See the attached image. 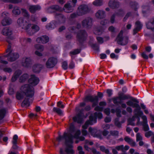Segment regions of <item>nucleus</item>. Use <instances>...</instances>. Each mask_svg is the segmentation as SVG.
<instances>
[{"label":"nucleus","instance_id":"nucleus-1","mask_svg":"<svg viewBox=\"0 0 154 154\" xmlns=\"http://www.w3.org/2000/svg\"><path fill=\"white\" fill-rule=\"evenodd\" d=\"M81 134L80 131L76 129L73 123L71 124L69 127V132H65L63 136H60L57 138V140L60 141L63 139H65L66 141V148L65 151L62 149L60 150V154H73L74 152L72 149V144L74 138L79 139L80 141L83 140L85 138L83 137H79Z\"/></svg>","mask_w":154,"mask_h":154},{"label":"nucleus","instance_id":"nucleus-2","mask_svg":"<svg viewBox=\"0 0 154 154\" xmlns=\"http://www.w3.org/2000/svg\"><path fill=\"white\" fill-rule=\"evenodd\" d=\"M134 102H138L137 100L134 99H133L132 100H130L126 102L128 106L135 108L134 111L136 116H133L131 119H129L128 120V125L132 126L135 125L134 121L135 118L138 119L137 125H139L140 124V119L138 116H140L143 114V112L140 110L141 108L140 105L138 103H134Z\"/></svg>","mask_w":154,"mask_h":154},{"label":"nucleus","instance_id":"nucleus-3","mask_svg":"<svg viewBox=\"0 0 154 154\" xmlns=\"http://www.w3.org/2000/svg\"><path fill=\"white\" fill-rule=\"evenodd\" d=\"M25 19H24L23 21L21 18H19L17 22V25L25 30L30 35H32L39 30V27L38 25L28 23Z\"/></svg>","mask_w":154,"mask_h":154},{"label":"nucleus","instance_id":"nucleus-4","mask_svg":"<svg viewBox=\"0 0 154 154\" xmlns=\"http://www.w3.org/2000/svg\"><path fill=\"white\" fill-rule=\"evenodd\" d=\"M34 94V89L32 86L29 84H26L22 85L19 91L16 94V98L20 100L22 99L24 95L27 98L32 97Z\"/></svg>","mask_w":154,"mask_h":154},{"label":"nucleus","instance_id":"nucleus-5","mask_svg":"<svg viewBox=\"0 0 154 154\" xmlns=\"http://www.w3.org/2000/svg\"><path fill=\"white\" fill-rule=\"evenodd\" d=\"M77 1V0H72V2L69 1L67 3L65 4L63 9L60 8L58 5H53L48 8L46 11L48 12L49 13L52 12V10H54L59 11H61L64 10L66 12H71L73 11V7L75 6Z\"/></svg>","mask_w":154,"mask_h":154},{"label":"nucleus","instance_id":"nucleus-6","mask_svg":"<svg viewBox=\"0 0 154 154\" xmlns=\"http://www.w3.org/2000/svg\"><path fill=\"white\" fill-rule=\"evenodd\" d=\"M11 45H9L6 51V52L7 53H8V54L7 55H4L2 57H0V62L1 63L5 64H6L8 63L7 61L2 60L4 57H8V60L11 61H14L19 57V55L17 53H12L11 51Z\"/></svg>","mask_w":154,"mask_h":154},{"label":"nucleus","instance_id":"nucleus-7","mask_svg":"<svg viewBox=\"0 0 154 154\" xmlns=\"http://www.w3.org/2000/svg\"><path fill=\"white\" fill-rule=\"evenodd\" d=\"M97 117L101 119L103 117L102 114L100 112H97L93 115H92L89 117V119L85 122V124L82 126L84 129H86L89 125H92L97 122Z\"/></svg>","mask_w":154,"mask_h":154},{"label":"nucleus","instance_id":"nucleus-8","mask_svg":"<svg viewBox=\"0 0 154 154\" xmlns=\"http://www.w3.org/2000/svg\"><path fill=\"white\" fill-rule=\"evenodd\" d=\"M21 10L22 13L25 17H20V18H21L22 19H23V21L24 19H26V20L28 23H29V22L30 21H31L33 22L37 21V18L35 15H32L29 18V14L27 11L26 9L24 8H22L21 9Z\"/></svg>","mask_w":154,"mask_h":154},{"label":"nucleus","instance_id":"nucleus-9","mask_svg":"<svg viewBox=\"0 0 154 154\" xmlns=\"http://www.w3.org/2000/svg\"><path fill=\"white\" fill-rule=\"evenodd\" d=\"M123 30H121L117 36L116 40L118 43L122 45H127L128 42V38L127 36H123Z\"/></svg>","mask_w":154,"mask_h":154},{"label":"nucleus","instance_id":"nucleus-10","mask_svg":"<svg viewBox=\"0 0 154 154\" xmlns=\"http://www.w3.org/2000/svg\"><path fill=\"white\" fill-rule=\"evenodd\" d=\"M1 33L5 36H8V38L7 40V41L8 43L9 42L8 39L12 40L14 38V36H11L13 33L12 30L9 27H5L1 31Z\"/></svg>","mask_w":154,"mask_h":154},{"label":"nucleus","instance_id":"nucleus-11","mask_svg":"<svg viewBox=\"0 0 154 154\" xmlns=\"http://www.w3.org/2000/svg\"><path fill=\"white\" fill-rule=\"evenodd\" d=\"M88 11V9L87 5H83L79 6L77 10V13L79 16L87 13Z\"/></svg>","mask_w":154,"mask_h":154},{"label":"nucleus","instance_id":"nucleus-12","mask_svg":"<svg viewBox=\"0 0 154 154\" xmlns=\"http://www.w3.org/2000/svg\"><path fill=\"white\" fill-rule=\"evenodd\" d=\"M57 62V59L54 57H50L46 63V66L48 68H51L54 67Z\"/></svg>","mask_w":154,"mask_h":154},{"label":"nucleus","instance_id":"nucleus-13","mask_svg":"<svg viewBox=\"0 0 154 154\" xmlns=\"http://www.w3.org/2000/svg\"><path fill=\"white\" fill-rule=\"evenodd\" d=\"M85 101H89L93 102V106H94L97 104L98 102V97L97 96H87L85 98Z\"/></svg>","mask_w":154,"mask_h":154},{"label":"nucleus","instance_id":"nucleus-14","mask_svg":"<svg viewBox=\"0 0 154 154\" xmlns=\"http://www.w3.org/2000/svg\"><path fill=\"white\" fill-rule=\"evenodd\" d=\"M89 132L93 137L98 138L100 139H102V136L99 134V132H98L96 129L90 128H89Z\"/></svg>","mask_w":154,"mask_h":154},{"label":"nucleus","instance_id":"nucleus-15","mask_svg":"<svg viewBox=\"0 0 154 154\" xmlns=\"http://www.w3.org/2000/svg\"><path fill=\"white\" fill-rule=\"evenodd\" d=\"M31 60L29 57H24L22 60V64L24 67H28L30 66Z\"/></svg>","mask_w":154,"mask_h":154},{"label":"nucleus","instance_id":"nucleus-16","mask_svg":"<svg viewBox=\"0 0 154 154\" xmlns=\"http://www.w3.org/2000/svg\"><path fill=\"white\" fill-rule=\"evenodd\" d=\"M127 98V97L125 95L120 94L118 97L113 99V102L114 103H120L122 100H125Z\"/></svg>","mask_w":154,"mask_h":154},{"label":"nucleus","instance_id":"nucleus-17","mask_svg":"<svg viewBox=\"0 0 154 154\" xmlns=\"http://www.w3.org/2000/svg\"><path fill=\"white\" fill-rule=\"evenodd\" d=\"M29 82L32 86H35L39 82L38 79L34 75H31L29 80Z\"/></svg>","mask_w":154,"mask_h":154},{"label":"nucleus","instance_id":"nucleus-18","mask_svg":"<svg viewBox=\"0 0 154 154\" xmlns=\"http://www.w3.org/2000/svg\"><path fill=\"white\" fill-rule=\"evenodd\" d=\"M49 41V38L46 36H42L36 39L37 42L42 43H46Z\"/></svg>","mask_w":154,"mask_h":154},{"label":"nucleus","instance_id":"nucleus-19","mask_svg":"<svg viewBox=\"0 0 154 154\" xmlns=\"http://www.w3.org/2000/svg\"><path fill=\"white\" fill-rule=\"evenodd\" d=\"M142 24L139 21L136 22L135 24V27L133 30V34H135L137 32L139 31L142 27Z\"/></svg>","mask_w":154,"mask_h":154},{"label":"nucleus","instance_id":"nucleus-20","mask_svg":"<svg viewBox=\"0 0 154 154\" xmlns=\"http://www.w3.org/2000/svg\"><path fill=\"white\" fill-rule=\"evenodd\" d=\"M142 119L143 120V126L144 130L145 131H147L149 129V127L147 124V117L145 116H143L142 117Z\"/></svg>","mask_w":154,"mask_h":154},{"label":"nucleus","instance_id":"nucleus-21","mask_svg":"<svg viewBox=\"0 0 154 154\" xmlns=\"http://www.w3.org/2000/svg\"><path fill=\"white\" fill-rule=\"evenodd\" d=\"M41 9L39 5H30L29 8V11L32 13H34L36 11L39 10Z\"/></svg>","mask_w":154,"mask_h":154},{"label":"nucleus","instance_id":"nucleus-22","mask_svg":"<svg viewBox=\"0 0 154 154\" xmlns=\"http://www.w3.org/2000/svg\"><path fill=\"white\" fill-rule=\"evenodd\" d=\"M109 5L110 7L115 8L119 7V4L116 0H110L109 2Z\"/></svg>","mask_w":154,"mask_h":154},{"label":"nucleus","instance_id":"nucleus-23","mask_svg":"<svg viewBox=\"0 0 154 154\" xmlns=\"http://www.w3.org/2000/svg\"><path fill=\"white\" fill-rule=\"evenodd\" d=\"M58 24V23L56 22H52L48 24L46 26V28L48 30L53 29L57 26V25Z\"/></svg>","mask_w":154,"mask_h":154},{"label":"nucleus","instance_id":"nucleus-24","mask_svg":"<svg viewBox=\"0 0 154 154\" xmlns=\"http://www.w3.org/2000/svg\"><path fill=\"white\" fill-rule=\"evenodd\" d=\"M7 15H6L5 17L2 20V24L3 26H6L9 25L11 23V19L8 17V13H7Z\"/></svg>","mask_w":154,"mask_h":154},{"label":"nucleus","instance_id":"nucleus-25","mask_svg":"<svg viewBox=\"0 0 154 154\" xmlns=\"http://www.w3.org/2000/svg\"><path fill=\"white\" fill-rule=\"evenodd\" d=\"M95 16L98 18H102L105 16V12L103 10H99L96 13Z\"/></svg>","mask_w":154,"mask_h":154},{"label":"nucleus","instance_id":"nucleus-26","mask_svg":"<svg viewBox=\"0 0 154 154\" xmlns=\"http://www.w3.org/2000/svg\"><path fill=\"white\" fill-rule=\"evenodd\" d=\"M18 138V137L17 135H15L13 138V140L12 143H13L12 148L13 149H16L17 148V139Z\"/></svg>","mask_w":154,"mask_h":154},{"label":"nucleus","instance_id":"nucleus-27","mask_svg":"<svg viewBox=\"0 0 154 154\" xmlns=\"http://www.w3.org/2000/svg\"><path fill=\"white\" fill-rule=\"evenodd\" d=\"M92 22V19L91 18H88L83 20L82 22V24L83 26L87 27L88 25H91Z\"/></svg>","mask_w":154,"mask_h":154},{"label":"nucleus","instance_id":"nucleus-28","mask_svg":"<svg viewBox=\"0 0 154 154\" xmlns=\"http://www.w3.org/2000/svg\"><path fill=\"white\" fill-rule=\"evenodd\" d=\"M87 35L86 32L84 31H82L77 34V37L79 40L84 39V38Z\"/></svg>","mask_w":154,"mask_h":154},{"label":"nucleus","instance_id":"nucleus-29","mask_svg":"<svg viewBox=\"0 0 154 154\" xmlns=\"http://www.w3.org/2000/svg\"><path fill=\"white\" fill-rule=\"evenodd\" d=\"M42 66L41 65L35 64L32 67L33 71L35 72H39L41 70Z\"/></svg>","mask_w":154,"mask_h":154},{"label":"nucleus","instance_id":"nucleus-30","mask_svg":"<svg viewBox=\"0 0 154 154\" xmlns=\"http://www.w3.org/2000/svg\"><path fill=\"white\" fill-rule=\"evenodd\" d=\"M124 140L126 142L128 143L131 146H134L136 145V143L135 142L130 138L128 137H126L125 138Z\"/></svg>","mask_w":154,"mask_h":154},{"label":"nucleus","instance_id":"nucleus-31","mask_svg":"<svg viewBox=\"0 0 154 154\" xmlns=\"http://www.w3.org/2000/svg\"><path fill=\"white\" fill-rule=\"evenodd\" d=\"M21 71L20 70L16 71L14 73V76L12 77L11 80L13 82L15 81L19 75L21 74Z\"/></svg>","mask_w":154,"mask_h":154},{"label":"nucleus","instance_id":"nucleus-32","mask_svg":"<svg viewBox=\"0 0 154 154\" xmlns=\"http://www.w3.org/2000/svg\"><path fill=\"white\" fill-rule=\"evenodd\" d=\"M73 119L74 122H77L78 123H81L83 121L82 118L81 116L78 115L74 117Z\"/></svg>","mask_w":154,"mask_h":154},{"label":"nucleus","instance_id":"nucleus-33","mask_svg":"<svg viewBox=\"0 0 154 154\" xmlns=\"http://www.w3.org/2000/svg\"><path fill=\"white\" fill-rule=\"evenodd\" d=\"M13 14L14 15H18L20 13V11L18 7H15L13 10Z\"/></svg>","mask_w":154,"mask_h":154},{"label":"nucleus","instance_id":"nucleus-34","mask_svg":"<svg viewBox=\"0 0 154 154\" xmlns=\"http://www.w3.org/2000/svg\"><path fill=\"white\" fill-rule=\"evenodd\" d=\"M28 75L27 74H24L22 75L19 79V81L20 82H24L28 78Z\"/></svg>","mask_w":154,"mask_h":154},{"label":"nucleus","instance_id":"nucleus-35","mask_svg":"<svg viewBox=\"0 0 154 154\" xmlns=\"http://www.w3.org/2000/svg\"><path fill=\"white\" fill-rule=\"evenodd\" d=\"M94 5L96 6H99L103 4L102 0H95L93 3Z\"/></svg>","mask_w":154,"mask_h":154},{"label":"nucleus","instance_id":"nucleus-36","mask_svg":"<svg viewBox=\"0 0 154 154\" xmlns=\"http://www.w3.org/2000/svg\"><path fill=\"white\" fill-rule=\"evenodd\" d=\"M6 110L5 109H0V120L2 119L5 116Z\"/></svg>","mask_w":154,"mask_h":154},{"label":"nucleus","instance_id":"nucleus-37","mask_svg":"<svg viewBox=\"0 0 154 154\" xmlns=\"http://www.w3.org/2000/svg\"><path fill=\"white\" fill-rule=\"evenodd\" d=\"M102 32L103 30L102 29H96L94 30V32L96 35H100L102 34Z\"/></svg>","mask_w":154,"mask_h":154},{"label":"nucleus","instance_id":"nucleus-38","mask_svg":"<svg viewBox=\"0 0 154 154\" xmlns=\"http://www.w3.org/2000/svg\"><path fill=\"white\" fill-rule=\"evenodd\" d=\"M100 149L103 152H105L106 154H108L109 153V151L108 149H106L105 147L103 146H100Z\"/></svg>","mask_w":154,"mask_h":154},{"label":"nucleus","instance_id":"nucleus-39","mask_svg":"<svg viewBox=\"0 0 154 154\" xmlns=\"http://www.w3.org/2000/svg\"><path fill=\"white\" fill-rule=\"evenodd\" d=\"M35 48L37 50H39L41 51H43L44 48L43 46L40 44H37L35 45Z\"/></svg>","mask_w":154,"mask_h":154},{"label":"nucleus","instance_id":"nucleus-40","mask_svg":"<svg viewBox=\"0 0 154 154\" xmlns=\"http://www.w3.org/2000/svg\"><path fill=\"white\" fill-rule=\"evenodd\" d=\"M53 110L54 112H56L59 115H61L62 114V111L59 108L54 107L53 109Z\"/></svg>","mask_w":154,"mask_h":154},{"label":"nucleus","instance_id":"nucleus-41","mask_svg":"<svg viewBox=\"0 0 154 154\" xmlns=\"http://www.w3.org/2000/svg\"><path fill=\"white\" fill-rule=\"evenodd\" d=\"M30 102L27 100V98H26L25 99L22 103L23 104L26 106H29L30 105Z\"/></svg>","mask_w":154,"mask_h":154},{"label":"nucleus","instance_id":"nucleus-42","mask_svg":"<svg viewBox=\"0 0 154 154\" xmlns=\"http://www.w3.org/2000/svg\"><path fill=\"white\" fill-rule=\"evenodd\" d=\"M111 112L112 113H114L115 112H116L117 116L119 117L120 116L121 110H115L114 109H112Z\"/></svg>","mask_w":154,"mask_h":154},{"label":"nucleus","instance_id":"nucleus-43","mask_svg":"<svg viewBox=\"0 0 154 154\" xmlns=\"http://www.w3.org/2000/svg\"><path fill=\"white\" fill-rule=\"evenodd\" d=\"M142 140V137L139 133L137 134L136 135V140L137 141Z\"/></svg>","mask_w":154,"mask_h":154},{"label":"nucleus","instance_id":"nucleus-44","mask_svg":"<svg viewBox=\"0 0 154 154\" xmlns=\"http://www.w3.org/2000/svg\"><path fill=\"white\" fill-rule=\"evenodd\" d=\"M78 150L79 154H85V152L83 151L82 148L81 146L78 147Z\"/></svg>","mask_w":154,"mask_h":154},{"label":"nucleus","instance_id":"nucleus-45","mask_svg":"<svg viewBox=\"0 0 154 154\" xmlns=\"http://www.w3.org/2000/svg\"><path fill=\"white\" fill-rule=\"evenodd\" d=\"M80 51V50L77 49L71 51L70 52V54H71L75 55L79 53Z\"/></svg>","mask_w":154,"mask_h":154},{"label":"nucleus","instance_id":"nucleus-46","mask_svg":"<svg viewBox=\"0 0 154 154\" xmlns=\"http://www.w3.org/2000/svg\"><path fill=\"white\" fill-rule=\"evenodd\" d=\"M62 67L64 69H66L68 68L67 63L66 61H64L62 63Z\"/></svg>","mask_w":154,"mask_h":154},{"label":"nucleus","instance_id":"nucleus-47","mask_svg":"<svg viewBox=\"0 0 154 154\" xmlns=\"http://www.w3.org/2000/svg\"><path fill=\"white\" fill-rule=\"evenodd\" d=\"M63 102L62 101H59L57 103V106L61 108H63L64 107V106L62 104Z\"/></svg>","mask_w":154,"mask_h":154},{"label":"nucleus","instance_id":"nucleus-48","mask_svg":"<svg viewBox=\"0 0 154 154\" xmlns=\"http://www.w3.org/2000/svg\"><path fill=\"white\" fill-rule=\"evenodd\" d=\"M123 148V145L117 146L115 147V148L118 151L121 150L122 152Z\"/></svg>","mask_w":154,"mask_h":154},{"label":"nucleus","instance_id":"nucleus-49","mask_svg":"<svg viewBox=\"0 0 154 154\" xmlns=\"http://www.w3.org/2000/svg\"><path fill=\"white\" fill-rule=\"evenodd\" d=\"M153 134V133L151 131L146 133L145 136L147 137H149Z\"/></svg>","mask_w":154,"mask_h":154},{"label":"nucleus","instance_id":"nucleus-50","mask_svg":"<svg viewBox=\"0 0 154 154\" xmlns=\"http://www.w3.org/2000/svg\"><path fill=\"white\" fill-rule=\"evenodd\" d=\"M110 56L112 58L115 59H117L118 58V56L113 53H111L110 55Z\"/></svg>","mask_w":154,"mask_h":154},{"label":"nucleus","instance_id":"nucleus-51","mask_svg":"<svg viewBox=\"0 0 154 154\" xmlns=\"http://www.w3.org/2000/svg\"><path fill=\"white\" fill-rule=\"evenodd\" d=\"M115 124L118 127H120L121 125V123L119 122L118 119H116L115 120Z\"/></svg>","mask_w":154,"mask_h":154},{"label":"nucleus","instance_id":"nucleus-52","mask_svg":"<svg viewBox=\"0 0 154 154\" xmlns=\"http://www.w3.org/2000/svg\"><path fill=\"white\" fill-rule=\"evenodd\" d=\"M104 113L107 115H109L110 113V109L109 108H106L104 110Z\"/></svg>","mask_w":154,"mask_h":154},{"label":"nucleus","instance_id":"nucleus-53","mask_svg":"<svg viewBox=\"0 0 154 154\" xmlns=\"http://www.w3.org/2000/svg\"><path fill=\"white\" fill-rule=\"evenodd\" d=\"M142 57L144 59H147L148 58V57L145 52H143L141 54Z\"/></svg>","mask_w":154,"mask_h":154},{"label":"nucleus","instance_id":"nucleus-54","mask_svg":"<svg viewBox=\"0 0 154 154\" xmlns=\"http://www.w3.org/2000/svg\"><path fill=\"white\" fill-rule=\"evenodd\" d=\"M92 151L94 154H100V153L99 152L97 151L94 148H92Z\"/></svg>","mask_w":154,"mask_h":154},{"label":"nucleus","instance_id":"nucleus-55","mask_svg":"<svg viewBox=\"0 0 154 154\" xmlns=\"http://www.w3.org/2000/svg\"><path fill=\"white\" fill-rule=\"evenodd\" d=\"M97 39L98 41V42L100 43H102L103 42V39L101 37H97Z\"/></svg>","mask_w":154,"mask_h":154},{"label":"nucleus","instance_id":"nucleus-56","mask_svg":"<svg viewBox=\"0 0 154 154\" xmlns=\"http://www.w3.org/2000/svg\"><path fill=\"white\" fill-rule=\"evenodd\" d=\"M4 70L5 72L9 73L11 72L12 71V69L10 68H5L4 69Z\"/></svg>","mask_w":154,"mask_h":154},{"label":"nucleus","instance_id":"nucleus-57","mask_svg":"<svg viewBox=\"0 0 154 154\" xmlns=\"http://www.w3.org/2000/svg\"><path fill=\"white\" fill-rule=\"evenodd\" d=\"M85 143L87 144H89L90 145H92L93 144V143L92 141H89L88 140H86L85 141Z\"/></svg>","mask_w":154,"mask_h":154},{"label":"nucleus","instance_id":"nucleus-58","mask_svg":"<svg viewBox=\"0 0 154 154\" xmlns=\"http://www.w3.org/2000/svg\"><path fill=\"white\" fill-rule=\"evenodd\" d=\"M129 148V147L128 146H123V148L122 152H124L125 151L128 150Z\"/></svg>","mask_w":154,"mask_h":154},{"label":"nucleus","instance_id":"nucleus-59","mask_svg":"<svg viewBox=\"0 0 154 154\" xmlns=\"http://www.w3.org/2000/svg\"><path fill=\"white\" fill-rule=\"evenodd\" d=\"M103 128L104 129H108L109 128L110 126L108 124H105L103 126Z\"/></svg>","mask_w":154,"mask_h":154},{"label":"nucleus","instance_id":"nucleus-60","mask_svg":"<svg viewBox=\"0 0 154 154\" xmlns=\"http://www.w3.org/2000/svg\"><path fill=\"white\" fill-rule=\"evenodd\" d=\"M111 121V119L109 117H107L105 118L104 121L106 122H109Z\"/></svg>","mask_w":154,"mask_h":154},{"label":"nucleus","instance_id":"nucleus-61","mask_svg":"<svg viewBox=\"0 0 154 154\" xmlns=\"http://www.w3.org/2000/svg\"><path fill=\"white\" fill-rule=\"evenodd\" d=\"M84 147L85 149L88 151H89L90 150H92V149H91L88 147V146L87 145V144H85L84 146Z\"/></svg>","mask_w":154,"mask_h":154},{"label":"nucleus","instance_id":"nucleus-62","mask_svg":"<svg viewBox=\"0 0 154 154\" xmlns=\"http://www.w3.org/2000/svg\"><path fill=\"white\" fill-rule=\"evenodd\" d=\"M8 92L9 94H12L14 93L13 89L12 88H10Z\"/></svg>","mask_w":154,"mask_h":154},{"label":"nucleus","instance_id":"nucleus-63","mask_svg":"<svg viewBox=\"0 0 154 154\" xmlns=\"http://www.w3.org/2000/svg\"><path fill=\"white\" fill-rule=\"evenodd\" d=\"M118 134V132L117 131H114L111 132V134L113 136L117 135Z\"/></svg>","mask_w":154,"mask_h":154},{"label":"nucleus","instance_id":"nucleus-64","mask_svg":"<svg viewBox=\"0 0 154 154\" xmlns=\"http://www.w3.org/2000/svg\"><path fill=\"white\" fill-rule=\"evenodd\" d=\"M100 58L101 59H104L106 58V55L105 54H100Z\"/></svg>","mask_w":154,"mask_h":154}]
</instances>
